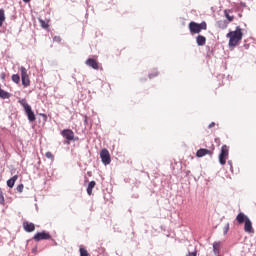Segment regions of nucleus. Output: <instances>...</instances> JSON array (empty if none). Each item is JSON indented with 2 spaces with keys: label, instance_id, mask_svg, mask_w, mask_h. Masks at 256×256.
<instances>
[{
  "label": "nucleus",
  "instance_id": "f257e3e1",
  "mask_svg": "<svg viewBox=\"0 0 256 256\" xmlns=\"http://www.w3.org/2000/svg\"><path fill=\"white\" fill-rule=\"evenodd\" d=\"M226 37L229 39V47H237L239 42L243 39V30L237 26L235 31H230Z\"/></svg>",
  "mask_w": 256,
  "mask_h": 256
},
{
  "label": "nucleus",
  "instance_id": "f03ea898",
  "mask_svg": "<svg viewBox=\"0 0 256 256\" xmlns=\"http://www.w3.org/2000/svg\"><path fill=\"white\" fill-rule=\"evenodd\" d=\"M236 221L238 225H242V223H244L245 233H249V234L255 233V229H253V222H251V219H249V217L245 215V213L240 212L236 216Z\"/></svg>",
  "mask_w": 256,
  "mask_h": 256
},
{
  "label": "nucleus",
  "instance_id": "7ed1b4c3",
  "mask_svg": "<svg viewBox=\"0 0 256 256\" xmlns=\"http://www.w3.org/2000/svg\"><path fill=\"white\" fill-rule=\"evenodd\" d=\"M188 29L191 35H197L201 31H207V22L203 21L200 24L197 22H190L188 25Z\"/></svg>",
  "mask_w": 256,
  "mask_h": 256
},
{
  "label": "nucleus",
  "instance_id": "20e7f679",
  "mask_svg": "<svg viewBox=\"0 0 256 256\" xmlns=\"http://www.w3.org/2000/svg\"><path fill=\"white\" fill-rule=\"evenodd\" d=\"M20 105H22V107H24V111L28 117V120L30 122L35 121L36 117H35V112H33V109L31 108V106L27 103V101H25V99L19 100Z\"/></svg>",
  "mask_w": 256,
  "mask_h": 256
},
{
  "label": "nucleus",
  "instance_id": "39448f33",
  "mask_svg": "<svg viewBox=\"0 0 256 256\" xmlns=\"http://www.w3.org/2000/svg\"><path fill=\"white\" fill-rule=\"evenodd\" d=\"M227 159H229V146L223 145L219 154L220 165H225V163H227Z\"/></svg>",
  "mask_w": 256,
  "mask_h": 256
},
{
  "label": "nucleus",
  "instance_id": "423d86ee",
  "mask_svg": "<svg viewBox=\"0 0 256 256\" xmlns=\"http://www.w3.org/2000/svg\"><path fill=\"white\" fill-rule=\"evenodd\" d=\"M61 135L62 137H64V139H66V141L64 142L66 143V145H71V141H74L75 139V132H73V130L71 129L62 130Z\"/></svg>",
  "mask_w": 256,
  "mask_h": 256
},
{
  "label": "nucleus",
  "instance_id": "0eeeda50",
  "mask_svg": "<svg viewBox=\"0 0 256 256\" xmlns=\"http://www.w3.org/2000/svg\"><path fill=\"white\" fill-rule=\"evenodd\" d=\"M20 71L23 87H29V85H31V80L29 79V74H27V68L22 66Z\"/></svg>",
  "mask_w": 256,
  "mask_h": 256
},
{
  "label": "nucleus",
  "instance_id": "6e6552de",
  "mask_svg": "<svg viewBox=\"0 0 256 256\" xmlns=\"http://www.w3.org/2000/svg\"><path fill=\"white\" fill-rule=\"evenodd\" d=\"M213 151H215V145L211 144V146L209 147V149H205V148H200L197 152H196V157H205V155H212Z\"/></svg>",
  "mask_w": 256,
  "mask_h": 256
},
{
  "label": "nucleus",
  "instance_id": "1a4fd4ad",
  "mask_svg": "<svg viewBox=\"0 0 256 256\" xmlns=\"http://www.w3.org/2000/svg\"><path fill=\"white\" fill-rule=\"evenodd\" d=\"M100 159L103 163V165H109L111 163V154L109 153V150L102 149L100 152Z\"/></svg>",
  "mask_w": 256,
  "mask_h": 256
},
{
  "label": "nucleus",
  "instance_id": "9d476101",
  "mask_svg": "<svg viewBox=\"0 0 256 256\" xmlns=\"http://www.w3.org/2000/svg\"><path fill=\"white\" fill-rule=\"evenodd\" d=\"M34 241H47L49 239H51V234L47 233V232H38L34 235L33 237Z\"/></svg>",
  "mask_w": 256,
  "mask_h": 256
},
{
  "label": "nucleus",
  "instance_id": "9b49d317",
  "mask_svg": "<svg viewBox=\"0 0 256 256\" xmlns=\"http://www.w3.org/2000/svg\"><path fill=\"white\" fill-rule=\"evenodd\" d=\"M23 229L26 233H33V231H35V225L32 222L24 221Z\"/></svg>",
  "mask_w": 256,
  "mask_h": 256
},
{
  "label": "nucleus",
  "instance_id": "f8f14e48",
  "mask_svg": "<svg viewBox=\"0 0 256 256\" xmlns=\"http://www.w3.org/2000/svg\"><path fill=\"white\" fill-rule=\"evenodd\" d=\"M86 65H88V67H91L92 69L98 70L99 69V62H97L95 59L93 58H89L86 60Z\"/></svg>",
  "mask_w": 256,
  "mask_h": 256
},
{
  "label": "nucleus",
  "instance_id": "ddd939ff",
  "mask_svg": "<svg viewBox=\"0 0 256 256\" xmlns=\"http://www.w3.org/2000/svg\"><path fill=\"white\" fill-rule=\"evenodd\" d=\"M213 253L215 256H221V242L213 243Z\"/></svg>",
  "mask_w": 256,
  "mask_h": 256
},
{
  "label": "nucleus",
  "instance_id": "4468645a",
  "mask_svg": "<svg viewBox=\"0 0 256 256\" xmlns=\"http://www.w3.org/2000/svg\"><path fill=\"white\" fill-rule=\"evenodd\" d=\"M196 43L199 45V47H203L205 43H207V38L203 35H198L196 37Z\"/></svg>",
  "mask_w": 256,
  "mask_h": 256
},
{
  "label": "nucleus",
  "instance_id": "2eb2a0df",
  "mask_svg": "<svg viewBox=\"0 0 256 256\" xmlns=\"http://www.w3.org/2000/svg\"><path fill=\"white\" fill-rule=\"evenodd\" d=\"M219 29H227L229 27V22L227 20H219L216 22Z\"/></svg>",
  "mask_w": 256,
  "mask_h": 256
},
{
  "label": "nucleus",
  "instance_id": "dca6fc26",
  "mask_svg": "<svg viewBox=\"0 0 256 256\" xmlns=\"http://www.w3.org/2000/svg\"><path fill=\"white\" fill-rule=\"evenodd\" d=\"M17 179H19V176L18 175H14L12 178L7 180V186L10 189H13V187H15V182L17 181Z\"/></svg>",
  "mask_w": 256,
  "mask_h": 256
},
{
  "label": "nucleus",
  "instance_id": "f3484780",
  "mask_svg": "<svg viewBox=\"0 0 256 256\" xmlns=\"http://www.w3.org/2000/svg\"><path fill=\"white\" fill-rule=\"evenodd\" d=\"M95 185H97V183L95 181L89 182L88 187H87L88 195H93V189H95Z\"/></svg>",
  "mask_w": 256,
  "mask_h": 256
},
{
  "label": "nucleus",
  "instance_id": "a211bd4d",
  "mask_svg": "<svg viewBox=\"0 0 256 256\" xmlns=\"http://www.w3.org/2000/svg\"><path fill=\"white\" fill-rule=\"evenodd\" d=\"M229 13H231V10H224V15L227 19L228 24L233 22L235 19V16H231V15H229Z\"/></svg>",
  "mask_w": 256,
  "mask_h": 256
},
{
  "label": "nucleus",
  "instance_id": "6ab92c4d",
  "mask_svg": "<svg viewBox=\"0 0 256 256\" xmlns=\"http://www.w3.org/2000/svg\"><path fill=\"white\" fill-rule=\"evenodd\" d=\"M39 23H40V27H42V29H49V20H43L41 18L38 19Z\"/></svg>",
  "mask_w": 256,
  "mask_h": 256
},
{
  "label": "nucleus",
  "instance_id": "aec40b11",
  "mask_svg": "<svg viewBox=\"0 0 256 256\" xmlns=\"http://www.w3.org/2000/svg\"><path fill=\"white\" fill-rule=\"evenodd\" d=\"M3 23H5V10L0 9V27H3Z\"/></svg>",
  "mask_w": 256,
  "mask_h": 256
},
{
  "label": "nucleus",
  "instance_id": "412c9836",
  "mask_svg": "<svg viewBox=\"0 0 256 256\" xmlns=\"http://www.w3.org/2000/svg\"><path fill=\"white\" fill-rule=\"evenodd\" d=\"M159 75V71L157 69H152L149 73V79H153L154 77H157Z\"/></svg>",
  "mask_w": 256,
  "mask_h": 256
},
{
  "label": "nucleus",
  "instance_id": "4be33fe9",
  "mask_svg": "<svg viewBox=\"0 0 256 256\" xmlns=\"http://www.w3.org/2000/svg\"><path fill=\"white\" fill-rule=\"evenodd\" d=\"M12 81H13V83L19 84L21 81V77L19 76V74H13Z\"/></svg>",
  "mask_w": 256,
  "mask_h": 256
},
{
  "label": "nucleus",
  "instance_id": "5701e85b",
  "mask_svg": "<svg viewBox=\"0 0 256 256\" xmlns=\"http://www.w3.org/2000/svg\"><path fill=\"white\" fill-rule=\"evenodd\" d=\"M80 256H89V252H87V249L80 248Z\"/></svg>",
  "mask_w": 256,
  "mask_h": 256
},
{
  "label": "nucleus",
  "instance_id": "b1692460",
  "mask_svg": "<svg viewBox=\"0 0 256 256\" xmlns=\"http://www.w3.org/2000/svg\"><path fill=\"white\" fill-rule=\"evenodd\" d=\"M23 189H25V186L23 184H19L17 187H16V191L18 193H23Z\"/></svg>",
  "mask_w": 256,
  "mask_h": 256
},
{
  "label": "nucleus",
  "instance_id": "393cba45",
  "mask_svg": "<svg viewBox=\"0 0 256 256\" xmlns=\"http://www.w3.org/2000/svg\"><path fill=\"white\" fill-rule=\"evenodd\" d=\"M0 205H5V196L2 191H0Z\"/></svg>",
  "mask_w": 256,
  "mask_h": 256
},
{
  "label": "nucleus",
  "instance_id": "a878e982",
  "mask_svg": "<svg viewBox=\"0 0 256 256\" xmlns=\"http://www.w3.org/2000/svg\"><path fill=\"white\" fill-rule=\"evenodd\" d=\"M61 41H62L61 36H54V37H53V42H54V43H61Z\"/></svg>",
  "mask_w": 256,
  "mask_h": 256
},
{
  "label": "nucleus",
  "instance_id": "bb28decb",
  "mask_svg": "<svg viewBox=\"0 0 256 256\" xmlns=\"http://www.w3.org/2000/svg\"><path fill=\"white\" fill-rule=\"evenodd\" d=\"M45 157H47V159H53L54 156H53V153L46 152Z\"/></svg>",
  "mask_w": 256,
  "mask_h": 256
},
{
  "label": "nucleus",
  "instance_id": "cd10ccee",
  "mask_svg": "<svg viewBox=\"0 0 256 256\" xmlns=\"http://www.w3.org/2000/svg\"><path fill=\"white\" fill-rule=\"evenodd\" d=\"M7 77V75L5 74V72H2L1 74H0V78H1V80L2 81H5V78Z\"/></svg>",
  "mask_w": 256,
  "mask_h": 256
},
{
  "label": "nucleus",
  "instance_id": "c85d7f7f",
  "mask_svg": "<svg viewBox=\"0 0 256 256\" xmlns=\"http://www.w3.org/2000/svg\"><path fill=\"white\" fill-rule=\"evenodd\" d=\"M186 256H197V252H189Z\"/></svg>",
  "mask_w": 256,
  "mask_h": 256
},
{
  "label": "nucleus",
  "instance_id": "c756f323",
  "mask_svg": "<svg viewBox=\"0 0 256 256\" xmlns=\"http://www.w3.org/2000/svg\"><path fill=\"white\" fill-rule=\"evenodd\" d=\"M214 126H215V122H212L209 124L208 129H212V127H214Z\"/></svg>",
  "mask_w": 256,
  "mask_h": 256
},
{
  "label": "nucleus",
  "instance_id": "7c9ffc66",
  "mask_svg": "<svg viewBox=\"0 0 256 256\" xmlns=\"http://www.w3.org/2000/svg\"><path fill=\"white\" fill-rule=\"evenodd\" d=\"M229 231V224L226 225V228H225V231H224V234L227 233Z\"/></svg>",
  "mask_w": 256,
  "mask_h": 256
},
{
  "label": "nucleus",
  "instance_id": "2f4dec72",
  "mask_svg": "<svg viewBox=\"0 0 256 256\" xmlns=\"http://www.w3.org/2000/svg\"><path fill=\"white\" fill-rule=\"evenodd\" d=\"M116 55H121V52H119V50H117Z\"/></svg>",
  "mask_w": 256,
  "mask_h": 256
},
{
  "label": "nucleus",
  "instance_id": "473e14b6",
  "mask_svg": "<svg viewBox=\"0 0 256 256\" xmlns=\"http://www.w3.org/2000/svg\"><path fill=\"white\" fill-rule=\"evenodd\" d=\"M24 3H29L31 0H23Z\"/></svg>",
  "mask_w": 256,
  "mask_h": 256
},
{
  "label": "nucleus",
  "instance_id": "72a5a7b5",
  "mask_svg": "<svg viewBox=\"0 0 256 256\" xmlns=\"http://www.w3.org/2000/svg\"><path fill=\"white\" fill-rule=\"evenodd\" d=\"M215 141H219V138H216Z\"/></svg>",
  "mask_w": 256,
  "mask_h": 256
}]
</instances>
